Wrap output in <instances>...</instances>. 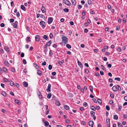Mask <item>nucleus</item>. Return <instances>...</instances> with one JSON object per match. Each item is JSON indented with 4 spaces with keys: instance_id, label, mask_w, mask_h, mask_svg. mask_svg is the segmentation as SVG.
Returning <instances> with one entry per match:
<instances>
[{
    "instance_id": "nucleus-1",
    "label": "nucleus",
    "mask_w": 127,
    "mask_h": 127,
    "mask_svg": "<svg viewBox=\"0 0 127 127\" xmlns=\"http://www.w3.org/2000/svg\"><path fill=\"white\" fill-rule=\"evenodd\" d=\"M62 35V38L63 39L62 42L63 41L64 44H66L68 42V38L66 37L65 36H63V35Z\"/></svg>"
},
{
    "instance_id": "nucleus-2",
    "label": "nucleus",
    "mask_w": 127,
    "mask_h": 127,
    "mask_svg": "<svg viewBox=\"0 0 127 127\" xmlns=\"http://www.w3.org/2000/svg\"><path fill=\"white\" fill-rule=\"evenodd\" d=\"M53 19L52 17H49L48 19V23L49 24H50L52 22Z\"/></svg>"
},
{
    "instance_id": "nucleus-3",
    "label": "nucleus",
    "mask_w": 127,
    "mask_h": 127,
    "mask_svg": "<svg viewBox=\"0 0 127 127\" xmlns=\"http://www.w3.org/2000/svg\"><path fill=\"white\" fill-rule=\"evenodd\" d=\"M64 3L65 4L68 6H70L71 5V3L70 2L67 0H63Z\"/></svg>"
},
{
    "instance_id": "nucleus-4",
    "label": "nucleus",
    "mask_w": 127,
    "mask_h": 127,
    "mask_svg": "<svg viewBox=\"0 0 127 127\" xmlns=\"http://www.w3.org/2000/svg\"><path fill=\"white\" fill-rule=\"evenodd\" d=\"M18 24V22L17 21H16L14 23L12 24V25L13 27L15 28H16L17 27V25Z\"/></svg>"
},
{
    "instance_id": "nucleus-5",
    "label": "nucleus",
    "mask_w": 127,
    "mask_h": 127,
    "mask_svg": "<svg viewBox=\"0 0 127 127\" xmlns=\"http://www.w3.org/2000/svg\"><path fill=\"white\" fill-rule=\"evenodd\" d=\"M39 24L40 25L44 27L46 26V23L43 21H42L40 22Z\"/></svg>"
},
{
    "instance_id": "nucleus-6",
    "label": "nucleus",
    "mask_w": 127,
    "mask_h": 127,
    "mask_svg": "<svg viewBox=\"0 0 127 127\" xmlns=\"http://www.w3.org/2000/svg\"><path fill=\"white\" fill-rule=\"evenodd\" d=\"M51 85L50 84H49L48 87L47 89H46V91L48 92H50L51 91Z\"/></svg>"
},
{
    "instance_id": "nucleus-7",
    "label": "nucleus",
    "mask_w": 127,
    "mask_h": 127,
    "mask_svg": "<svg viewBox=\"0 0 127 127\" xmlns=\"http://www.w3.org/2000/svg\"><path fill=\"white\" fill-rule=\"evenodd\" d=\"M112 90L114 92L117 91L118 90L117 85L114 86L112 87Z\"/></svg>"
},
{
    "instance_id": "nucleus-8",
    "label": "nucleus",
    "mask_w": 127,
    "mask_h": 127,
    "mask_svg": "<svg viewBox=\"0 0 127 127\" xmlns=\"http://www.w3.org/2000/svg\"><path fill=\"white\" fill-rule=\"evenodd\" d=\"M39 36L38 35H36L35 37L36 40L38 42H39L40 40V39L39 38Z\"/></svg>"
},
{
    "instance_id": "nucleus-9",
    "label": "nucleus",
    "mask_w": 127,
    "mask_h": 127,
    "mask_svg": "<svg viewBox=\"0 0 127 127\" xmlns=\"http://www.w3.org/2000/svg\"><path fill=\"white\" fill-rule=\"evenodd\" d=\"M41 10L43 13H44L46 12V9L44 7L42 6L41 7Z\"/></svg>"
},
{
    "instance_id": "nucleus-10",
    "label": "nucleus",
    "mask_w": 127,
    "mask_h": 127,
    "mask_svg": "<svg viewBox=\"0 0 127 127\" xmlns=\"http://www.w3.org/2000/svg\"><path fill=\"white\" fill-rule=\"evenodd\" d=\"M88 124L89 126H93L94 124V122L92 121H90L88 122Z\"/></svg>"
},
{
    "instance_id": "nucleus-11",
    "label": "nucleus",
    "mask_w": 127,
    "mask_h": 127,
    "mask_svg": "<svg viewBox=\"0 0 127 127\" xmlns=\"http://www.w3.org/2000/svg\"><path fill=\"white\" fill-rule=\"evenodd\" d=\"M4 49L7 52H9L10 51L9 48L7 46H5L4 48Z\"/></svg>"
},
{
    "instance_id": "nucleus-12",
    "label": "nucleus",
    "mask_w": 127,
    "mask_h": 127,
    "mask_svg": "<svg viewBox=\"0 0 127 127\" xmlns=\"http://www.w3.org/2000/svg\"><path fill=\"white\" fill-rule=\"evenodd\" d=\"M21 8L24 11H26V9L25 7L23 5H21Z\"/></svg>"
},
{
    "instance_id": "nucleus-13",
    "label": "nucleus",
    "mask_w": 127,
    "mask_h": 127,
    "mask_svg": "<svg viewBox=\"0 0 127 127\" xmlns=\"http://www.w3.org/2000/svg\"><path fill=\"white\" fill-rule=\"evenodd\" d=\"M38 95L39 98L40 99H42V95L39 91V92L38 93Z\"/></svg>"
},
{
    "instance_id": "nucleus-14",
    "label": "nucleus",
    "mask_w": 127,
    "mask_h": 127,
    "mask_svg": "<svg viewBox=\"0 0 127 127\" xmlns=\"http://www.w3.org/2000/svg\"><path fill=\"white\" fill-rule=\"evenodd\" d=\"M23 85L25 87H27L28 85V83L26 82H24L23 83Z\"/></svg>"
},
{
    "instance_id": "nucleus-15",
    "label": "nucleus",
    "mask_w": 127,
    "mask_h": 127,
    "mask_svg": "<svg viewBox=\"0 0 127 127\" xmlns=\"http://www.w3.org/2000/svg\"><path fill=\"white\" fill-rule=\"evenodd\" d=\"M14 102L15 103L18 104L20 105L21 104V102L17 99H15Z\"/></svg>"
},
{
    "instance_id": "nucleus-16",
    "label": "nucleus",
    "mask_w": 127,
    "mask_h": 127,
    "mask_svg": "<svg viewBox=\"0 0 127 127\" xmlns=\"http://www.w3.org/2000/svg\"><path fill=\"white\" fill-rule=\"evenodd\" d=\"M90 113L92 117H94L95 114L94 112L92 111H90Z\"/></svg>"
},
{
    "instance_id": "nucleus-17",
    "label": "nucleus",
    "mask_w": 127,
    "mask_h": 127,
    "mask_svg": "<svg viewBox=\"0 0 127 127\" xmlns=\"http://www.w3.org/2000/svg\"><path fill=\"white\" fill-rule=\"evenodd\" d=\"M37 73L39 75H42V72L39 70H37Z\"/></svg>"
},
{
    "instance_id": "nucleus-18",
    "label": "nucleus",
    "mask_w": 127,
    "mask_h": 127,
    "mask_svg": "<svg viewBox=\"0 0 127 127\" xmlns=\"http://www.w3.org/2000/svg\"><path fill=\"white\" fill-rule=\"evenodd\" d=\"M90 108L91 110L94 111H95L96 109V108H95L93 106H91Z\"/></svg>"
},
{
    "instance_id": "nucleus-19",
    "label": "nucleus",
    "mask_w": 127,
    "mask_h": 127,
    "mask_svg": "<svg viewBox=\"0 0 127 127\" xmlns=\"http://www.w3.org/2000/svg\"><path fill=\"white\" fill-rule=\"evenodd\" d=\"M57 106H59L60 105V102L58 101H57L55 102Z\"/></svg>"
},
{
    "instance_id": "nucleus-20",
    "label": "nucleus",
    "mask_w": 127,
    "mask_h": 127,
    "mask_svg": "<svg viewBox=\"0 0 127 127\" xmlns=\"http://www.w3.org/2000/svg\"><path fill=\"white\" fill-rule=\"evenodd\" d=\"M106 122L107 123L108 125H110V119L109 118H107L106 120Z\"/></svg>"
},
{
    "instance_id": "nucleus-21",
    "label": "nucleus",
    "mask_w": 127,
    "mask_h": 127,
    "mask_svg": "<svg viewBox=\"0 0 127 127\" xmlns=\"http://www.w3.org/2000/svg\"><path fill=\"white\" fill-rule=\"evenodd\" d=\"M1 94H2V95L3 96H6V95L7 94L5 92L2 91V92L1 93Z\"/></svg>"
},
{
    "instance_id": "nucleus-22",
    "label": "nucleus",
    "mask_w": 127,
    "mask_h": 127,
    "mask_svg": "<svg viewBox=\"0 0 127 127\" xmlns=\"http://www.w3.org/2000/svg\"><path fill=\"white\" fill-rule=\"evenodd\" d=\"M8 83L12 86H13L14 84V83L12 81H9Z\"/></svg>"
},
{
    "instance_id": "nucleus-23",
    "label": "nucleus",
    "mask_w": 127,
    "mask_h": 127,
    "mask_svg": "<svg viewBox=\"0 0 127 127\" xmlns=\"http://www.w3.org/2000/svg\"><path fill=\"white\" fill-rule=\"evenodd\" d=\"M52 94L51 93H49L48 94V95L47 96V97L49 99H50L51 96Z\"/></svg>"
},
{
    "instance_id": "nucleus-24",
    "label": "nucleus",
    "mask_w": 127,
    "mask_h": 127,
    "mask_svg": "<svg viewBox=\"0 0 127 127\" xmlns=\"http://www.w3.org/2000/svg\"><path fill=\"white\" fill-rule=\"evenodd\" d=\"M64 108L65 110H68L69 109V107L67 105H65L64 106Z\"/></svg>"
},
{
    "instance_id": "nucleus-25",
    "label": "nucleus",
    "mask_w": 127,
    "mask_h": 127,
    "mask_svg": "<svg viewBox=\"0 0 127 127\" xmlns=\"http://www.w3.org/2000/svg\"><path fill=\"white\" fill-rule=\"evenodd\" d=\"M97 101L98 103L99 104H100L102 103V101L101 99H97Z\"/></svg>"
},
{
    "instance_id": "nucleus-26",
    "label": "nucleus",
    "mask_w": 127,
    "mask_h": 127,
    "mask_svg": "<svg viewBox=\"0 0 127 127\" xmlns=\"http://www.w3.org/2000/svg\"><path fill=\"white\" fill-rule=\"evenodd\" d=\"M89 88H90L91 92L92 93H93V86H89Z\"/></svg>"
},
{
    "instance_id": "nucleus-27",
    "label": "nucleus",
    "mask_w": 127,
    "mask_h": 127,
    "mask_svg": "<svg viewBox=\"0 0 127 127\" xmlns=\"http://www.w3.org/2000/svg\"><path fill=\"white\" fill-rule=\"evenodd\" d=\"M52 42L51 40L49 41L48 42H47L46 43V44L49 46H50V45L51 44Z\"/></svg>"
},
{
    "instance_id": "nucleus-28",
    "label": "nucleus",
    "mask_w": 127,
    "mask_h": 127,
    "mask_svg": "<svg viewBox=\"0 0 127 127\" xmlns=\"http://www.w3.org/2000/svg\"><path fill=\"white\" fill-rule=\"evenodd\" d=\"M49 125L48 122L47 121H45L44 123V125L45 126H48Z\"/></svg>"
},
{
    "instance_id": "nucleus-29",
    "label": "nucleus",
    "mask_w": 127,
    "mask_h": 127,
    "mask_svg": "<svg viewBox=\"0 0 127 127\" xmlns=\"http://www.w3.org/2000/svg\"><path fill=\"white\" fill-rule=\"evenodd\" d=\"M34 66L37 69H38L39 68V66L37 65V64H34Z\"/></svg>"
},
{
    "instance_id": "nucleus-30",
    "label": "nucleus",
    "mask_w": 127,
    "mask_h": 127,
    "mask_svg": "<svg viewBox=\"0 0 127 127\" xmlns=\"http://www.w3.org/2000/svg\"><path fill=\"white\" fill-rule=\"evenodd\" d=\"M48 51V49L47 48H44V50L43 51V52L44 53H45V55L46 54V53Z\"/></svg>"
},
{
    "instance_id": "nucleus-31",
    "label": "nucleus",
    "mask_w": 127,
    "mask_h": 127,
    "mask_svg": "<svg viewBox=\"0 0 127 127\" xmlns=\"http://www.w3.org/2000/svg\"><path fill=\"white\" fill-rule=\"evenodd\" d=\"M113 118L114 119L117 120L118 119V116L116 115H115L114 116Z\"/></svg>"
},
{
    "instance_id": "nucleus-32",
    "label": "nucleus",
    "mask_w": 127,
    "mask_h": 127,
    "mask_svg": "<svg viewBox=\"0 0 127 127\" xmlns=\"http://www.w3.org/2000/svg\"><path fill=\"white\" fill-rule=\"evenodd\" d=\"M114 80L117 81H120L121 79L120 78H115L114 79Z\"/></svg>"
},
{
    "instance_id": "nucleus-33",
    "label": "nucleus",
    "mask_w": 127,
    "mask_h": 127,
    "mask_svg": "<svg viewBox=\"0 0 127 127\" xmlns=\"http://www.w3.org/2000/svg\"><path fill=\"white\" fill-rule=\"evenodd\" d=\"M66 46V47L69 49H70L71 48V46L69 44H67Z\"/></svg>"
},
{
    "instance_id": "nucleus-34",
    "label": "nucleus",
    "mask_w": 127,
    "mask_h": 127,
    "mask_svg": "<svg viewBox=\"0 0 127 127\" xmlns=\"http://www.w3.org/2000/svg\"><path fill=\"white\" fill-rule=\"evenodd\" d=\"M43 38L46 40H47L48 39V36L46 35H44L43 36Z\"/></svg>"
},
{
    "instance_id": "nucleus-35",
    "label": "nucleus",
    "mask_w": 127,
    "mask_h": 127,
    "mask_svg": "<svg viewBox=\"0 0 127 127\" xmlns=\"http://www.w3.org/2000/svg\"><path fill=\"white\" fill-rule=\"evenodd\" d=\"M53 35L52 33H50L49 35V37L50 39H52L53 38Z\"/></svg>"
},
{
    "instance_id": "nucleus-36",
    "label": "nucleus",
    "mask_w": 127,
    "mask_h": 127,
    "mask_svg": "<svg viewBox=\"0 0 127 127\" xmlns=\"http://www.w3.org/2000/svg\"><path fill=\"white\" fill-rule=\"evenodd\" d=\"M3 80L4 81V82H9L8 79L6 78H4Z\"/></svg>"
},
{
    "instance_id": "nucleus-37",
    "label": "nucleus",
    "mask_w": 127,
    "mask_h": 127,
    "mask_svg": "<svg viewBox=\"0 0 127 127\" xmlns=\"http://www.w3.org/2000/svg\"><path fill=\"white\" fill-rule=\"evenodd\" d=\"M71 1L73 5H75L76 3L75 0H71Z\"/></svg>"
},
{
    "instance_id": "nucleus-38",
    "label": "nucleus",
    "mask_w": 127,
    "mask_h": 127,
    "mask_svg": "<svg viewBox=\"0 0 127 127\" xmlns=\"http://www.w3.org/2000/svg\"><path fill=\"white\" fill-rule=\"evenodd\" d=\"M63 10L65 12H68L69 11L68 9L67 8L64 9Z\"/></svg>"
},
{
    "instance_id": "nucleus-39",
    "label": "nucleus",
    "mask_w": 127,
    "mask_h": 127,
    "mask_svg": "<svg viewBox=\"0 0 127 127\" xmlns=\"http://www.w3.org/2000/svg\"><path fill=\"white\" fill-rule=\"evenodd\" d=\"M49 55L50 56H52L53 55V53L51 50L49 52Z\"/></svg>"
},
{
    "instance_id": "nucleus-40",
    "label": "nucleus",
    "mask_w": 127,
    "mask_h": 127,
    "mask_svg": "<svg viewBox=\"0 0 127 127\" xmlns=\"http://www.w3.org/2000/svg\"><path fill=\"white\" fill-rule=\"evenodd\" d=\"M88 105V104L86 102H84L83 104V106L85 107H86Z\"/></svg>"
},
{
    "instance_id": "nucleus-41",
    "label": "nucleus",
    "mask_w": 127,
    "mask_h": 127,
    "mask_svg": "<svg viewBox=\"0 0 127 127\" xmlns=\"http://www.w3.org/2000/svg\"><path fill=\"white\" fill-rule=\"evenodd\" d=\"M106 110H110V107L109 106H108V105H107L106 106Z\"/></svg>"
},
{
    "instance_id": "nucleus-42",
    "label": "nucleus",
    "mask_w": 127,
    "mask_h": 127,
    "mask_svg": "<svg viewBox=\"0 0 127 127\" xmlns=\"http://www.w3.org/2000/svg\"><path fill=\"white\" fill-rule=\"evenodd\" d=\"M118 127H123V126L122 125L121 123H118Z\"/></svg>"
},
{
    "instance_id": "nucleus-43",
    "label": "nucleus",
    "mask_w": 127,
    "mask_h": 127,
    "mask_svg": "<svg viewBox=\"0 0 127 127\" xmlns=\"http://www.w3.org/2000/svg\"><path fill=\"white\" fill-rule=\"evenodd\" d=\"M14 19H10V22L11 23H13L14 22Z\"/></svg>"
},
{
    "instance_id": "nucleus-44",
    "label": "nucleus",
    "mask_w": 127,
    "mask_h": 127,
    "mask_svg": "<svg viewBox=\"0 0 127 127\" xmlns=\"http://www.w3.org/2000/svg\"><path fill=\"white\" fill-rule=\"evenodd\" d=\"M2 70H3V71L5 72H6V71H7V68L5 67H4L3 68V69H2Z\"/></svg>"
},
{
    "instance_id": "nucleus-45",
    "label": "nucleus",
    "mask_w": 127,
    "mask_h": 127,
    "mask_svg": "<svg viewBox=\"0 0 127 127\" xmlns=\"http://www.w3.org/2000/svg\"><path fill=\"white\" fill-rule=\"evenodd\" d=\"M52 66L51 65H49V66H48V68L49 70H51L52 69Z\"/></svg>"
},
{
    "instance_id": "nucleus-46",
    "label": "nucleus",
    "mask_w": 127,
    "mask_h": 127,
    "mask_svg": "<svg viewBox=\"0 0 127 127\" xmlns=\"http://www.w3.org/2000/svg\"><path fill=\"white\" fill-rule=\"evenodd\" d=\"M16 15L17 17H19L20 16V14L19 12H17L16 13Z\"/></svg>"
},
{
    "instance_id": "nucleus-47",
    "label": "nucleus",
    "mask_w": 127,
    "mask_h": 127,
    "mask_svg": "<svg viewBox=\"0 0 127 127\" xmlns=\"http://www.w3.org/2000/svg\"><path fill=\"white\" fill-rule=\"evenodd\" d=\"M123 22L125 23H126V19L125 18H123Z\"/></svg>"
},
{
    "instance_id": "nucleus-48",
    "label": "nucleus",
    "mask_w": 127,
    "mask_h": 127,
    "mask_svg": "<svg viewBox=\"0 0 127 127\" xmlns=\"http://www.w3.org/2000/svg\"><path fill=\"white\" fill-rule=\"evenodd\" d=\"M117 89L119 91H120L121 90V88L120 86L119 85H117Z\"/></svg>"
},
{
    "instance_id": "nucleus-49",
    "label": "nucleus",
    "mask_w": 127,
    "mask_h": 127,
    "mask_svg": "<svg viewBox=\"0 0 127 127\" xmlns=\"http://www.w3.org/2000/svg\"><path fill=\"white\" fill-rule=\"evenodd\" d=\"M11 6L13 7L14 6V3L13 2V1H12L11 2Z\"/></svg>"
},
{
    "instance_id": "nucleus-50",
    "label": "nucleus",
    "mask_w": 127,
    "mask_h": 127,
    "mask_svg": "<svg viewBox=\"0 0 127 127\" xmlns=\"http://www.w3.org/2000/svg\"><path fill=\"white\" fill-rule=\"evenodd\" d=\"M88 4L89 5H90L91 4L92 1L91 0H88Z\"/></svg>"
},
{
    "instance_id": "nucleus-51",
    "label": "nucleus",
    "mask_w": 127,
    "mask_h": 127,
    "mask_svg": "<svg viewBox=\"0 0 127 127\" xmlns=\"http://www.w3.org/2000/svg\"><path fill=\"white\" fill-rule=\"evenodd\" d=\"M95 75L97 76H99V74L98 72H96L95 74Z\"/></svg>"
},
{
    "instance_id": "nucleus-52",
    "label": "nucleus",
    "mask_w": 127,
    "mask_h": 127,
    "mask_svg": "<svg viewBox=\"0 0 127 127\" xmlns=\"http://www.w3.org/2000/svg\"><path fill=\"white\" fill-rule=\"evenodd\" d=\"M120 28V26H118L116 27V29L117 31H118L119 30Z\"/></svg>"
},
{
    "instance_id": "nucleus-53",
    "label": "nucleus",
    "mask_w": 127,
    "mask_h": 127,
    "mask_svg": "<svg viewBox=\"0 0 127 127\" xmlns=\"http://www.w3.org/2000/svg\"><path fill=\"white\" fill-rule=\"evenodd\" d=\"M88 30L87 29H84V32L85 33L88 32Z\"/></svg>"
},
{
    "instance_id": "nucleus-54",
    "label": "nucleus",
    "mask_w": 127,
    "mask_h": 127,
    "mask_svg": "<svg viewBox=\"0 0 127 127\" xmlns=\"http://www.w3.org/2000/svg\"><path fill=\"white\" fill-rule=\"evenodd\" d=\"M53 75V76H55L56 75V72H53L52 73H51Z\"/></svg>"
},
{
    "instance_id": "nucleus-55",
    "label": "nucleus",
    "mask_w": 127,
    "mask_h": 127,
    "mask_svg": "<svg viewBox=\"0 0 127 127\" xmlns=\"http://www.w3.org/2000/svg\"><path fill=\"white\" fill-rule=\"evenodd\" d=\"M1 111L3 112V113H5L6 112V111L4 109H1Z\"/></svg>"
},
{
    "instance_id": "nucleus-56",
    "label": "nucleus",
    "mask_w": 127,
    "mask_h": 127,
    "mask_svg": "<svg viewBox=\"0 0 127 127\" xmlns=\"http://www.w3.org/2000/svg\"><path fill=\"white\" fill-rule=\"evenodd\" d=\"M66 53H67L68 54H69V55H71V52H70L69 51H66Z\"/></svg>"
},
{
    "instance_id": "nucleus-57",
    "label": "nucleus",
    "mask_w": 127,
    "mask_h": 127,
    "mask_svg": "<svg viewBox=\"0 0 127 127\" xmlns=\"http://www.w3.org/2000/svg\"><path fill=\"white\" fill-rule=\"evenodd\" d=\"M109 103L110 104H112L113 103V101L112 100H110L109 101Z\"/></svg>"
},
{
    "instance_id": "nucleus-58",
    "label": "nucleus",
    "mask_w": 127,
    "mask_h": 127,
    "mask_svg": "<svg viewBox=\"0 0 127 127\" xmlns=\"http://www.w3.org/2000/svg\"><path fill=\"white\" fill-rule=\"evenodd\" d=\"M40 17L43 18H45V16L42 14L40 15Z\"/></svg>"
},
{
    "instance_id": "nucleus-59",
    "label": "nucleus",
    "mask_w": 127,
    "mask_h": 127,
    "mask_svg": "<svg viewBox=\"0 0 127 127\" xmlns=\"http://www.w3.org/2000/svg\"><path fill=\"white\" fill-rule=\"evenodd\" d=\"M0 26L1 27H4V25L3 23H2L0 24Z\"/></svg>"
},
{
    "instance_id": "nucleus-60",
    "label": "nucleus",
    "mask_w": 127,
    "mask_h": 127,
    "mask_svg": "<svg viewBox=\"0 0 127 127\" xmlns=\"http://www.w3.org/2000/svg\"><path fill=\"white\" fill-rule=\"evenodd\" d=\"M89 72V71L88 69H86L85 70V72L86 73H88Z\"/></svg>"
},
{
    "instance_id": "nucleus-61",
    "label": "nucleus",
    "mask_w": 127,
    "mask_h": 127,
    "mask_svg": "<svg viewBox=\"0 0 127 127\" xmlns=\"http://www.w3.org/2000/svg\"><path fill=\"white\" fill-rule=\"evenodd\" d=\"M24 56V54L23 53H22L21 55V56L22 57H23Z\"/></svg>"
},
{
    "instance_id": "nucleus-62",
    "label": "nucleus",
    "mask_w": 127,
    "mask_h": 127,
    "mask_svg": "<svg viewBox=\"0 0 127 127\" xmlns=\"http://www.w3.org/2000/svg\"><path fill=\"white\" fill-rule=\"evenodd\" d=\"M68 34L69 35H70L72 33V32L71 30L68 31Z\"/></svg>"
},
{
    "instance_id": "nucleus-63",
    "label": "nucleus",
    "mask_w": 127,
    "mask_h": 127,
    "mask_svg": "<svg viewBox=\"0 0 127 127\" xmlns=\"http://www.w3.org/2000/svg\"><path fill=\"white\" fill-rule=\"evenodd\" d=\"M101 67L102 69L103 70H105V67H104V66H103V65H101Z\"/></svg>"
},
{
    "instance_id": "nucleus-64",
    "label": "nucleus",
    "mask_w": 127,
    "mask_h": 127,
    "mask_svg": "<svg viewBox=\"0 0 127 127\" xmlns=\"http://www.w3.org/2000/svg\"><path fill=\"white\" fill-rule=\"evenodd\" d=\"M109 81L110 83H112V82L113 80H112V79L111 78H109Z\"/></svg>"
}]
</instances>
